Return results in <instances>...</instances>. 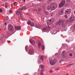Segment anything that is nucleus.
<instances>
[{"instance_id":"obj_1","label":"nucleus","mask_w":75,"mask_h":75,"mask_svg":"<svg viewBox=\"0 0 75 75\" xmlns=\"http://www.w3.org/2000/svg\"><path fill=\"white\" fill-rule=\"evenodd\" d=\"M57 6L56 3L54 2L51 3L50 6H48L47 7V10H49L51 9V10H54L57 8Z\"/></svg>"},{"instance_id":"obj_2","label":"nucleus","mask_w":75,"mask_h":75,"mask_svg":"<svg viewBox=\"0 0 75 75\" xmlns=\"http://www.w3.org/2000/svg\"><path fill=\"white\" fill-rule=\"evenodd\" d=\"M8 30L9 32H12L14 30V26L12 25H9L8 26Z\"/></svg>"},{"instance_id":"obj_3","label":"nucleus","mask_w":75,"mask_h":75,"mask_svg":"<svg viewBox=\"0 0 75 75\" xmlns=\"http://www.w3.org/2000/svg\"><path fill=\"white\" fill-rule=\"evenodd\" d=\"M54 18H52L48 20L47 22V24L48 25H51L52 24V21H54Z\"/></svg>"},{"instance_id":"obj_4","label":"nucleus","mask_w":75,"mask_h":75,"mask_svg":"<svg viewBox=\"0 0 75 75\" xmlns=\"http://www.w3.org/2000/svg\"><path fill=\"white\" fill-rule=\"evenodd\" d=\"M65 3V1L64 0H63L59 4V7L60 8H61V7H63V6H64Z\"/></svg>"},{"instance_id":"obj_5","label":"nucleus","mask_w":75,"mask_h":75,"mask_svg":"<svg viewBox=\"0 0 75 75\" xmlns=\"http://www.w3.org/2000/svg\"><path fill=\"white\" fill-rule=\"evenodd\" d=\"M56 62H57V59L56 58H54L53 60H51L50 61V64L51 65H53L55 64Z\"/></svg>"},{"instance_id":"obj_6","label":"nucleus","mask_w":75,"mask_h":75,"mask_svg":"<svg viewBox=\"0 0 75 75\" xmlns=\"http://www.w3.org/2000/svg\"><path fill=\"white\" fill-rule=\"evenodd\" d=\"M61 56L63 58H65L67 56V53H66V51H64L62 52L61 54Z\"/></svg>"},{"instance_id":"obj_7","label":"nucleus","mask_w":75,"mask_h":75,"mask_svg":"<svg viewBox=\"0 0 75 75\" xmlns=\"http://www.w3.org/2000/svg\"><path fill=\"white\" fill-rule=\"evenodd\" d=\"M74 21V17H72V16H71V17L70 18V20H68L67 21H66L67 22H73Z\"/></svg>"},{"instance_id":"obj_8","label":"nucleus","mask_w":75,"mask_h":75,"mask_svg":"<svg viewBox=\"0 0 75 75\" xmlns=\"http://www.w3.org/2000/svg\"><path fill=\"white\" fill-rule=\"evenodd\" d=\"M64 11V8H62L61 9V11L59 12V15H62L63 14Z\"/></svg>"},{"instance_id":"obj_9","label":"nucleus","mask_w":75,"mask_h":75,"mask_svg":"<svg viewBox=\"0 0 75 75\" xmlns=\"http://www.w3.org/2000/svg\"><path fill=\"white\" fill-rule=\"evenodd\" d=\"M21 10L20 8L16 12V14L17 15H20V14H21Z\"/></svg>"},{"instance_id":"obj_10","label":"nucleus","mask_w":75,"mask_h":75,"mask_svg":"<svg viewBox=\"0 0 75 75\" xmlns=\"http://www.w3.org/2000/svg\"><path fill=\"white\" fill-rule=\"evenodd\" d=\"M29 54H32L34 53V50L33 49L29 50Z\"/></svg>"},{"instance_id":"obj_11","label":"nucleus","mask_w":75,"mask_h":75,"mask_svg":"<svg viewBox=\"0 0 75 75\" xmlns=\"http://www.w3.org/2000/svg\"><path fill=\"white\" fill-rule=\"evenodd\" d=\"M64 23V21H60L58 22L57 24L59 25H61V24H62V23Z\"/></svg>"},{"instance_id":"obj_12","label":"nucleus","mask_w":75,"mask_h":75,"mask_svg":"<svg viewBox=\"0 0 75 75\" xmlns=\"http://www.w3.org/2000/svg\"><path fill=\"white\" fill-rule=\"evenodd\" d=\"M71 13V10H70L68 9L66 10L65 12V14H69Z\"/></svg>"},{"instance_id":"obj_13","label":"nucleus","mask_w":75,"mask_h":75,"mask_svg":"<svg viewBox=\"0 0 75 75\" xmlns=\"http://www.w3.org/2000/svg\"><path fill=\"white\" fill-rule=\"evenodd\" d=\"M30 43L32 44V45H34L35 44V42L34 40H30Z\"/></svg>"},{"instance_id":"obj_14","label":"nucleus","mask_w":75,"mask_h":75,"mask_svg":"<svg viewBox=\"0 0 75 75\" xmlns=\"http://www.w3.org/2000/svg\"><path fill=\"white\" fill-rule=\"evenodd\" d=\"M35 27L36 28H40V27H41V25L38 24H35Z\"/></svg>"},{"instance_id":"obj_15","label":"nucleus","mask_w":75,"mask_h":75,"mask_svg":"<svg viewBox=\"0 0 75 75\" xmlns=\"http://www.w3.org/2000/svg\"><path fill=\"white\" fill-rule=\"evenodd\" d=\"M38 48H41V44L40 42H38Z\"/></svg>"},{"instance_id":"obj_16","label":"nucleus","mask_w":75,"mask_h":75,"mask_svg":"<svg viewBox=\"0 0 75 75\" xmlns=\"http://www.w3.org/2000/svg\"><path fill=\"white\" fill-rule=\"evenodd\" d=\"M15 28L16 30H20L21 28V27L20 26H16Z\"/></svg>"},{"instance_id":"obj_17","label":"nucleus","mask_w":75,"mask_h":75,"mask_svg":"<svg viewBox=\"0 0 75 75\" xmlns=\"http://www.w3.org/2000/svg\"><path fill=\"white\" fill-rule=\"evenodd\" d=\"M34 25H35V24L33 22L31 23H30V26L31 27H34Z\"/></svg>"},{"instance_id":"obj_18","label":"nucleus","mask_w":75,"mask_h":75,"mask_svg":"<svg viewBox=\"0 0 75 75\" xmlns=\"http://www.w3.org/2000/svg\"><path fill=\"white\" fill-rule=\"evenodd\" d=\"M26 8H27L26 6H23V7H22V8H20V9L21 10H23L24 9H26Z\"/></svg>"},{"instance_id":"obj_19","label":"nucleus","mask_w":75,"mask_h":75,"mask_svg":"<svg viewBox=\"0 0 75 75\" xmlns=\"http://www.w3.org/2000/svg\"><path fill=\"white\" fill-rule=\"evenodd\" d=\"M4 20L5 21H7L8 20V17H6L4 19Z\"/></svg>"},{"instance_id":"obj_20","label":"nucleus","mask_w":75,"mask_h":75,"mask_svg":"<svg viewBox=\"0 0 75 75\" xmlns=\"http://www.w3.org/2000/svg\"><path fill=\"white\" fill-rule=\"evenodd\" d=\"M43 71H44V69H42L41 70L40 73L41 75H44V74L42 73Z\"/></svg>"},{"instance_id":"obj_21","label":"nucleus","mask_w":75,"mask_h":75,"mask_svg":"<svg viewBox=\"0 0 75 75\" xmlns=\"http://www.w3.org/2000/svg\"><path fill=\"white\" fill-rule=\"evenodd\" d=\"M40 67L42 69H44V68L45 67H44V65L42 64V65H41Z\"/></svg>"},{"instance_id":"obj_22","label":"nucleus","mask_w":75,"mask_h":75,"mask_svg":"<svg viewBox=\"0 0 75 75\" xmlns=\"http://www.w3.org/2000/svg\"><path fill=\"white\" fill-rule=\"evenodd\" d=\"M31 23V21H28V23H27L28 25H30Z\"/></svg>"},{"instance_id":"obj_23","label":"nucleus","mask_w":75,"mask_h":75,"mask_svg":"<svg viewBox=\"0 0 75 75\" xmlns=\"http://www.w3.org/2000/svg\"><path fill=\"white\" fill-rule=\"evenodd\" d=\"M62 26L63 27H65V24L64 23H62Z\"/></svg>"},{"instance_id":"obj_24","label":"nucleus","mask_w":75,"mask_h":75,"mask_svg":"<svg viewBox=\"0 0 75 75\" xmlns=\"http://www.w3.org/2000/svg\"><path fill=\"white\" fill-rule=\"evenodd\" d=\"M42 50H44V49L45 48V47H44V45H42Z\"/></svg>"},{"instance_id":"obj_25","label":"nucleus","mask_w":75,"mask_h":75,"mask_svg":"<svg viewBox=\"0 0 75 75\" xmlns=\"http://www.w3.org/2000/svg\"><path fill=\"white\" fill-rule=\"evenodd\" d=\"M40 59L42 61H43V60L44 59V58H43V56H42L40 57Z\"/></svg>"},{"instance_id":"obj_26","label":"nucleus","mask_w":75,"mask_h":75,"mask_svg":"<svg viewBox=\"0 0 75 75\" xmlns=\"http://www.w3.org/2000/svg\"><path fill=\"white\" fill-rule=\"evenodd\" d=\"M28 49V46H26L25 47V49L26 52H27V50Z\"/></svg>"},{"instance_id":"obj_27","label":"nucleus","mask_w":75,"mask_h":75,"mask_svg":"<svg viewBox=\"0 0 75 75\" xmlns=\"http://www.w3.org/2000/svg\"><path fill=\"white\" fill-rule=\"evenodd\" d=\"M5 7L6 8H7V3L6 2L5 4Z\"/></svg>"},{"instance_id":"obj_28","label":"nucleus","mask_w":75,"mask_h":75,"mask_svg":"<svg viewBox=\"0 0 75 75\" xmlns=\"http://www.w3.org/2000/svg\"><path fill=\"white\" fill-rule=\"evenodd\" d=\"M73 65V64H68V65H67V67H70V66H71V65Z\"/></svg>"},{"instance_id":"obj_29","label":"nucleus","mask_w":75,"mask_h":75,"mask_svg":"<svg viewBox=\"0 0 75 75\" xmlns=\"http://www.w3.org/2000/svg\"><path fill=\"white\" fill-rule=\"evenodd\" d=\"M42 8L43 10H44L45 8V7L43 5H42Z\"/></svg>"},{"instance_id":"obj_30","label":"nucleus","mask_w":75,"mask_h":75,"mask_svg":"<svg viewBox=\"0 0 75 75\" xmlns=\"http://www.w3.org/2000/svg\"><path fill=\"white\" fill-rule=\"evenodd\" d=\"M20 17L21 18H23V15L21 13L20 14Z\"/></svg>"},{"instance_id":"obj_31","label":"nucleus","mask_w":75,"mask_h":75,"mask_svg":"<svg viewBox=\"0 0 75 75\" xmlns=\"http://www.w3.org/2000/svg\"><path fill=\"white\" fill-rule=\"evenodd\" d=\"M37 13L38 14H41V12L40 11H38L37 12Z\"/></svg>"},{"instance_id":"obj_32","label":"nucleus","mask_w":75,"mask_h":75,"mask_svg":"<svg viewBox=\"0 0 75 75\" xmlns=\"http://www.w3.org/2000/svg\"><path fill=\"white\" fill-rule=\"evenodd\" d=\"M14 6H17V2H14L13 3Z\"/></svg>"},{"instance_id":"obj_33","label":"nucleus","mask_w":75,"mask_h":75,"mask_svg":"<svg viewBox=\"0 0 75 75\" xmlns=\"http://www.w3.org/2000/svg\"><path fill=\"white\" fill-rule=\"evenodd\" d=\"M54 55L56 57H57V56H58V53H56Z\"/></svg>"},{"instance_id":"obj_34","label":"nucleus","mask_w":75,"mask_h":75,"mask_svg":"<svg viewBox=\"0 0 75 75\" xmlns=\"http://www.w3.org/2000/svg\"><path fill=\"white\" fill-rule=\"evenodd\" d=\"M3 12V9H0V12L2 13Z\"/></svg>"},{"instance_id":"obj_35","label":"nucleus","mask_w":75,"mask_h":75,"mask_svg":"<svg viewBox=\"0 0 75 75\" xmlns=\"http://www.w3.org/2000/svg\"><path fill=\"white\" fill-rule=\"evenodd\" d=\"M64 17L65 18H68V17L67 16V15H66L64 16Z\"/></svg>"},{"instance_id":"obj_36","label":"nucleus","mask_w":75,"mask_h":75,"mask_svg":"<svg viewBox=\"0 0 75 75\" xmlns=\"http://www.w3.org/2000/svg\"><path fill=\"white\" fill-rule=\"evenodd\" d=\"M13 13V11L12 10H9V13Z\"/></svg>"},{"instance_id":"obj_37","label":"nucleus","mask_w":75,"mask_h":75,"mask_svg":"<svg viewBox=\"0 0 75 75\" xmlns=\"http://www.w3.org/2000/svg\"><path fill=\"white\" fill-rule=\"evenodd\" d=\"M53 15H54V13H52L50 14V16H53Z\"/></svg>"},{"instance_id":"obj_38","label":"nucleus","mask_w":75,"mask_h":75,"mask_svg":"<svg viewBox=\"0 0 75 75\" xmlns=\"http://www.w3.org/2000/svg\"><path fill=\"white\" fill-rule=\"evenodd\" d=\"M4 37V35H2L1 36V37H2V38H3V37Z\"/></svg>"},{"instance_id":"obj_39","label":"nucleus","mask_w":75,"mask_h":75,"mask_svg":"<svg viewBox=\"0 0 75 75\" xmlns=\"http://www.w3.org/2000/svg\"><path fill=\"white\" fill-rule=\"evenodd\" d=\"M2 38L1 37H0V41H1V40H2Z\"/></svg>"},{"instance_id":"obj_40","label":"nucleus","mask_w":75,"mask_h":75,"mask_svg":"<svg viewBox=\"0 0 75 75\" xmlns=\"http://www.w3.org/2000/svg\"><path fill=\"white\" fill-rule=\"evenodd\" d=\"M41 8H39L38 9V11H41Z\"/></svg>"},{"instance_id":"obj_41","label":"nucleus","mask_w":75,"mask_h":75,"mask_svg":"<svg viewBox=\"0 0 75 75\" xmlns=\"http://www.w3.org/2000/svg\"><path fill=\"white\" fill-rule=\"evenodd\" d=\"M72 53H71L69 54V56H70L71 57V56H72Z\"/></svg>"},{"instance_id":"obj_42","label":"nucleus","mask_w":75,"mask_h":75,"mask_svg":"<svg viewBox=\"0 0 75 75\" xmlns=\"http://www.w3.org/2000/svg\"><path fill=\"white\" fill-rule=\"evenodd\" d=\"M44 30H47V28H45L43 29Z\"/></svg>"},{"instance_id":"obj_43","label":"nucleus","mask_w":75,"mask_h":75,"mask_svg":"<svg viewBox=\"0 0 75 75\" xmlns=\"http://www.w3.org/2000/svg\"><path fill=\"white\" fill-rule=\"evenodd\" d=\"M50 72L51 73H52V71L51 70H50Z\"/></svg>"},{"instance_id":"obj_44","label":"nucleus","mask_w":75,"mask_h":75,"mask_svg":"<svg viewBox=\"0 0 75 75\" xmlns=\"http://www.w3.org/2000/svg\"><path fill=\"white\" fill-rule=\"evenodd\" d=\"M49 2H51V1H52V0H48Z\"/></svg>"},{"instance_id":"obj_45","label":"nucleus","mask_w":75,"mask_h":75,"mask_svg":"<svg viewBox=\"0 0 75 75\" xmlns=\"http://www.w3.org/2000/svg\"><path fill=\"white\" fill-rule=\"evenodd\" d=\"M37 6H38V5H37V4H36V6H34V7H37Z\"/></svg>"},{"instance_id":"obj_46","label":"nucleus","mask_w":75,"mask_h":75,"mask_svg":"<svg viewBox=\"0 0 75 75\" xmlns=\"http://www.w3.org/2000/svg\"><path fill=\"white\" fill-rule=\"evenodd\" d=\"M74 28L75 29V25L73 26Z\"/></svg>"},{"instance_id":"obj_47","label":"nucleus","mask_w":75,"mask_h":75,"mask_svg":"<svg viewBox=\"0 0 75 75\" xmlns=\"http://www.w3.org/2000/svg\"><path fill=\"white\" fill-rule=\"evenodd\" d=\"M36 4H35L34 5V6H36Z\"/></svg>"},{"instance_id":"obj_48","label":"nucleus","mask_w":75,"mask_h":75,"mask_svg":"<svg viewBox=\"0 0 75 75\" xmlns=\"http://www.w3.org/2000/svg\"><path fill=\"white\" fill-rule=\"evenodd\" d=\"M66 6H68V4H67L66 5Z\"/></svg>"},{"instance_id":"obj_49","label":"nucleus","mask_w":75,"mask_h":75,"mask_svg":"<svg viewBox=\"0 0 75 75\" xmlns=\"http://www.w3.org/2000/svg\"><path fill=\"white\" fill-rule=\"evenodd\" d=\"M24 1V3H25V0H23Z\"/></svg>"},{"instance_id":"obj_50","label":"nucleus","mask_w":75,"mask_h":75,"mask_svg":"<svg viewBox=\"0 0 75 75\" xmlns=\"http://www.w3.org/2000/svg\"><path fill=\"white\" fill-rule=\"evenodd\" d=\"M56 70H58L59 69V68H57L56 69Z\"/></svg>"},{"instance_id":"obj_51","label":"nucleus","mask_w":75,"mask_h":75,"mask_svg":"<svg viewBox=\"0 0 75 75\" xmlns=\"http://www.w3.org/2000/svg\"><path fill=\"white\" fill-rule=\"evenodd\" d=\"M6 24H7V23H5L4 25H6Z\"/></svg>"},{"instance_id":"obj_52","label":"nucleus","mask_w":75,"mask_h":75,"mask_svg":"<svg viewBox=\"0 0 75 75\" xmlns=\"http://www.w3.org/2000/svg\"><path fill=\"white\" fill-rule=\"evenodd\" d=\"M46 14H48V13H47V12H46Z\"/></svg>"},{"instance_id":"obj_53","label":"nucleus","mask_w":75,"mask_h":75,"mask_svg":"<svg viewBox=\"0 0 75 75\" xmlns=\"http://www.w3.org/2000/svg\"><path fill=\"white\" fill-rule=\"evenodd\" d=\"M31 20H33V18H31Z\"/></svg>"},{"instance_id":"obj_54","label":"nucleus","mask_w":75,"mask_h":75,"mask_svg":"<svg viewBox=\"0 0 75 75\" xmlns=\"http://www.w3.org/2000/svg\"><path fill=\"white\" fill-rule=\"evenodd\" d=\"M66 75H69V74H67Z\"/></svg>"},{"instance_id":"obj_55","label":"nucleus","mask_w":75,"mask_h":75,"mask_svg":"<svg viewBox=\"0 0 75 75\" xmlns=\"http://www.w3.org/2000/svg\"><path fill=\"white\" fill-rule=\"evenodd\" d=\"M1 29H0V31H1Z\"/></svg>"}]
</instances>
